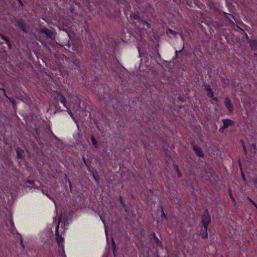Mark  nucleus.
I'll return each mask as SVG.
<instances>
[{"mask_svg": "<svg viewBox=\"0 0 257 257\" xmlns=\"http://www.w3.org/2000/svg\"><path fill=\"white\" fill-rule=\"evenodd\" d=\"M87 105V104L84 102H83L82 106H81V103H79V106L81 110L79 114L80 117H81L83 120L89 121L91 120V118L90 112L86 109Z\"/></svg>", "mask_w": 257, "mask_h": 257, "instance_id": "f257e3e1", "label": "nucleus"}, {"mask_svg": "<svg viewBox=\"0 0 257 257\" xmlns=\"http://www.w3.org/2000/svg\"><path fill=\"white\" fill-rule=\"evenodd\" d=\"M14 22L16 23L15 24L17 26L24 34H27L29 31V27L24 20L22 18H17L15 17L13 20Z\"/></svg>", "mask_w": 257, "mask_h": 257, "instance_id": "f03ea898", "label": "nucleus"}, {"mask_svg": "<svg viewBox=\"0 0 257 257\" xmlns=\"http://www.w3.org/2000/svg\"><path fill=\"white\" fill-rule=\"evenodd\" d=\"M39 33L45 34L47 38H49L52 40L55 39L56 33L55 32V30H49L45 27H44V29L41 28L38 30Z\"/></svg>", "mask_w": 257, "mask_h": 257, "instance_id": "7ed1b4c3", "label": "nucleus"}, {"mask_svg": "<svg viewBox=\"0 0 257 257\" xmlns=\"http://www.w3.org/2000/svg\"><path fill=\"white\" fill-rule=\"evenodd\" d=\"M61 219L62 216L59 217V222L56 226L55 235L56 236V241L58 245L63 250L64 245L62 243L64 242V239L62 237L61 235H60L59 232V224Z\"/></svg>", "mask_w": 257, "mask_h": 257, "instance_id": "20e7f679", "label": "nucleus"}, {"mask_svg": "<svg viewBox=\"0 0 257 257\" xmlns=\"http://www.w3.org/2000/svg\"><path fill=\"white\" fill-rule=\"evenodd\" d=\"M211 222V217L209 215L207 209L203 212L201 216V223L204 228L208 227L209 224Z\"/></svg>", "mask_w": 257, "mask_h": 257, "instance_id": "39448f33", "label": "nucleus"}, {"mask_svg": "<svg viewBox=\"0 0 257 257\" xmlns=\"http://www.w3.org/2000/svg\"><path fill=\"white\" fill-rule=\"evenodd\" d=\"M54 98L57 101H60L65 107H67L66 98L61 93H56L54 94Z\"/></svg>", "mask_w": 257, "mask_h": 257, "instance_id": "423d86ee", "label": "nucleus"}, {"mask_svg": "<svg viewBox=\"0 0 257 257\" xmlns=\"http://www.w3.org/2000/svg\"><path fill=\"white\" fill-rule=\"evenodd\" d=\"M191 145L193 151L195 152L196 155L199 157L203 158L204 154L201 149L200 147L195 145L193 142L191 143Z\"/></svg>", "mask_w": 257, "mask_h": 257, "instance_id": "0eeeda50", "label": "nucleus"}, {"mask_svg": "<svg viewBox=\"0 0 257 257\" xmlns=\"http://www.w3.org/2000/svg\"><path fill=\"white\" fill-rule=\"evenodd\" d=\"M224 104L229 112H232L233 111L234 107L233 104L229 98L226 97L225 98Z\"/></svg>", "mask_w": 257, "mask_h": 257, "instance_id": "6e6552de", "label": "nucleus"}, {"mask_svg": "<svg viewBox=\"0 0 257 257\" xmlns=\"http://www.w3.org/2000/svg\"><path fill=\"white\" fill-rule=\"evenodd\" d=\"M17 153V158L18 159H24L23 154L24 153V151L20 147H17L16 150Z\"/></svg>", "mask_w": 257, "mask_h": 257, "instance_id": "1a4fd4ad", "label": "nucleus"}, {"mask_svg": "<svg viewBox=\"0 0 257 257\" xmlns=\"http://www.w3.org/2000/svg\"><path fill=\"white\" fill-rule=\"evenodd\" d=\"M223 123V127L227 128L230 125H233L234 124V121L230 119H224L222 120Z\"/></svg>", "mask_w": 257, "mask_h": 257, "instance_id": "9d476101", "label": "nucleus"}, {"mask_svg": "<svg viewBox=\"0 0 257 257\" xmlns=\"http://www.w3.org/2000/svg\"><path fill=\"white\" fill-rule=\"evenodd\" d=\"M247 43H249L252 50L255 51L257 50V40L253 39L249 40Z\"/></svg>", "mask_w": 257, "mask_h": 257, "instance_id": "9b49d317", "label": "nucleus"}, {"mask_svg": "<svg viewBox=\"0 0 257 257\" xmlns=\"http://www.w3.org/2000/svg\"><path fill=\"white\" fill-rule=\"evenodd\" d=\"M150 56L151 58L156 59L157 57L161 58V55L156 48L154 49L153 51L150 53Z\"/></svg>", "mask_w": 257, "mask_h": 257, "instance_id": "f8f14e48", "label": "nucleus"}, {"mask_svg": "<svg viewBox=\"0 0 257 257\" xmlns=\"http://www.w3.org/2000/svg\"><path fill=\"white\" fill-rule=\"evenodd\" d=\"M71 61L76 66L79 67L81 64V61L79 58H77L75 56H73L71 58Z\"/></svg>", "mask_w": 257, "mask_h": 257, "instance_id": "ddd939ff", "label": "nucleus"}, {"mask_svg": "<svg viewBox=\"0 0 257 257\" xmlns=\"http://www.w3.org/2000/svg\"><path fill=\"white\" fill-rule=\"evenodd\" d=\"M208 227L203 228L202 227H201V232L200 233V235H201V237L202 238H206L208 237V233H207V229Z\"/></svg>", "mask_w": 257, "mask_h": 257, "instance_id": "4468645a", "label": "nucleus"}, {"mask_svg": "<svg viewBox=\"0 0 257 257\" xmlns=\"http://www.w3.org/2000/svg\"><path fill=\"white\" fill-rule=\"evenodd\" d=\"M91 174L92 175V176H93V178L96 181V182L98 183L99 182V179L100 177H99V175L98 174L97 171L96 170H95V171H92L91 172Z\"/></svg>", "mask_w": 257, "mask_h": 257, "instance_id": "2eb2a0df", "label": "nucleus"}, {"mask_svg": "<svg viewBox=\"0 0 257 257\" xmlns=\"http://www.w3.org/2000/svg\"><path fill=\"white\" fill-rule=\"evenodd\" d=\"M153 237L154 239V241L157 243L158 246H162V242L159 239V238L156 236L155 233L153 234Z\"/></svg>", "mask_w": 257, "mask_h": 257, "instance_id": "dca6fc26", "label": "nucleus"}, {"mask_svg": "<svg viewBox=\"0 0 257 257\" xmlns=\"http://www.w3.org/2000/svg\"><path fill=\"white\" fill-rule=\"evenodd\" d=\"M90 139L92 143L93 146L95 147V148H98V143L96 140L95 139L93 135H91Z\"/></svg>", "mask_w": 257, "mask_h": 257, "instance_id": "f3484780", "label": "nucleus"}, {"mask_svg": "<svg viewBox=\"0 0 257 257\" xmlns=\"http://www.w3.org/2000/svg\"><path fill=\"white\" fill-rule=\"evenodd\" d=\"M184 46H183V47L181 50L176 51V57H177L179 55V54H181V55H187V52L184 49Z\"/></svg>", "mask_w": 257, "mask_h": 257, "instance_id": "a211bd4d", "label": "nucleus"}, {"mask_svg": "<svg viewBox=\"0 0 257 257\" xmlns=\"http://www.w3.org/2000/svg\"><path fill=\"white\" fill-rule=\"evenodd\" d=\"M166 33L167 35L171 34V35L174 36V37H176V36L177 34V32L175 31H173L170 29H168L166 30Z\"/></svg>", "mask_w": 257, "mask_h": 257, "instance_id": "6ab92c4d", "label": "nucleus"}, {"mask_svg": "<svg viewBox=\"0 0 257 257\" xmlns=\"http://www.w3.org/2000/svg\"><path fill=\"white\" fill-rule=\"evenodd\" d=\"M106 15L108 18H112L115 17V15H114L110 12V11L109 10H107L106 11Z\"/></svg>", "mask_w": 257, "mask_h": 257, "instance_id": "aec40b11", "label": "nucleus"}, {"mask_svg": "<svg viewBox=\"0 0 257 257\" xmlns=\"http://www.w3.org/2000/svg\"><path fill=\"white\" fill-rule=\"evenodd\" d=\"M114 1H115L117 4L118 5H120V4H126V5H128L127 4V0H114Z\"/></svg>", "mask_w": 257, "mask_h": 257, "instance_id": "412c9836", "label": "nucleus"}, {"mask_svg": "<svg viewBox=\"0 0 257 257\" xmlns=\"http://www.w3.org/2000/svg\"><path fill=\"white\" fill-rule=\"evenodd\" d=\"M175 168H176V171L177 172V176L179 178H182V173L181 172L179 167L178 166H175Z\"/></svg>", "mask_w": 257, "mask_h": 257, "instance_id": "4be33fe9", "label": "nucleus"}, {"mask_svg": "<svg viewBox=\"0 0 257 257\" xmlns=\"http://www.w3.org/2000/svg\"><path fill=\"white\" fill-rule=\"evenodd\" d=\"M130 17L131 18L135 19V20H139V19H140V18L139 17V15L138 14H135V13H132L131 15H130Z\"/></svg>", "mask_w": 257, "mask_h": 257, "instance_id": "5701e85b", "label": "nucleus"}, {"mask_svg": "<svg viewBox=\"0 0 257 257\" xmlns=\"http://www.w3.org/2000/svg\"><path fill=\"white\" fill-rule=\"evenodd\" d=\"M0 37L3 39L4 40L6 43H8L9 42V41L10 40H9V38L8 37H6L5 36V35H4L3 34L0 33Z\"/></svg>", "mask_w": 257, "mask_h": 257, "instance_id": "b1692460", "label": "nucleus"}, {"mask_svg": "<svg viewBox=\"0 0 257 257\" xmlns=\"http://www.w3.org/2000/svg\"><path fill=\"white\" fill-rule=\"evenodd\" d=\"M203 86L205 87V90L206 91H211V87H210V86L209 84L206 83H204L203 84Z\"/></svg>", "mask_w": 257, "mask_h": 257, "instance_id": "393cba45", "label": "nucleus"}, {"mask_svg": "<svg viewBox=\"0 0 257 257\" xmlns=\"http://www.w3.org/2000/svg\"><path fill=\"white\" fill-rule=\"evenodd\" d=\"M27 182L30 184V186L28 187L30 188H34V182L31 180H28Z\"/></svg>", "mask_w": 257, "mask_h": 257, "instance_id": "a878e982", "label": "nucleus"}, {"mask_svg": "<svg viewBox=\"0 0 257 257\" xmlns=\"http://www.w3.org/2000/svg\"><path fill=\"white\" fill-rule=\"evenodd\" d=\"M207 95L209 97H210V98H212L214 96V93H213L212 89H211L210 91H207Z\"/></svg>", "mask_w": 257, "mask_h": 257, "instance_id": "bb28decb", "label": "nucleus"}, {"mask_svg": "<svg viewBox=\"0 0 257 257\" xmlns=\"http://www.w3.org/2000/svg\"><path fill=\"white\" fill-rule=\"evenodd\" d=\"M128 204H130V203H128V204H125V205H124L123 206H122V207H123V208H124V209L125 212L126 213H129V207H128Z\"/></svg>", "mask_w": 257, "mask_h": 257, "instance_id": "cd10ccee", "label": "nucleus"}, {"mask_svg": "<svg viewBox=\"0 0 257 257\" xmlns=\"http://www.w3.org/2000/svg\"><path fill=\"white\" fill-rule=\"evenodd\" d=\"M141 22L143 25H146L148 28H150V24H149L147 21L143 20H141Z\"/></svg>", "mask_w": 257, "mask_h": 257, "instance_id": "c85d7f7f", "label": "nucleus"}, {"mask_svg": "<svg viewBox=\"0 0 257 257\" xmlns=\"http://www.w3.org/2000/svg\"><path fill=\"white\" fill-rule=\"evenodd\" d=\"M161 210H162L161 217H162V218H166L167 217H166V215L164 211L162 206H161Z\"/></svg>", "mask_w": 257, "mask_h": 257, "instance_id": "c756f323", "label": "nucleus"}, {"mask_svg": "<svg viewBox=\"0 0 257 257\" xmlns=\"http://www.w3.org/2000/svg\"><path fill=\"white\" fill-rule=\"evenodd\" d=\"M253 181V183H254V187L257 188V175H256L253 179H252Z\"/></svg>", "mask_w": 257, "mask_h": 257, "instance_id": "7c9ffc66", "label": "nucleus"}, {"mask_svg": "<svg viewBox=\"0 0 257 257\" xmlns=\"http://www.w3.org/2000/svg\"><path fill=\"white\" fill-rule=\"evenodd\" d=\"M112 249H113V254L114 255H115V253L116 252V245L114 243V242L113 241V243H112Z\"/></svg>", "mask_w": 257, "mask_h": 257, "instance_id": "2f4dec72", "label": "nucleus"}, {"mask_svg": "<svg viewBox=\"0 0 257 257\" xmlns=\"http://www.w3.org/2000/svg\"><path fill=\"white\" fill-rule=\"evenodd\" d=\"M82 160H83V161L84 163V164L87 166V167H88L89 165H90V163L88 162V160H86L85 158V157H83L82 158Z\"/></svg>", "mask_w": 257, "mask_h": 257, "instance_id": "473e14b6", "label": "nucleus"}, {"mask_svg": "<svg viewBox=\"0 0 257 257\" xmlns=\"http://www.w3.org/2000/svg\"><path fill=\"white\" fill-rule=\"evenodd\" d=\"M119 200H120V202L121 204L122 205V206H123L125 204L124 199L122 196H119Z\"/></svg>", "mask_w": 257, "mask_h": 257, "instance_id": "72a5a7b5", "label": "nucleus"}, {"mask_svg": "<svg viewBox=\"0 0 257 257\" xmlns=\"http://www.w3.org/2000/svg\"><path fill=\"white\" fill-rule=\"evenodd\" d=\"M248 200L251 203V204L253 205V206L257 209V204L249 197Z\"/></svg>", "mask_w": 257, "mask_h": 257, "instance_id": "f704fd0d", "label": "nucleus"}, {"mask_svg": "<svg viewBox=\"0 0 257 257\" xmlns=\"http://www.w3.org/2000/svg\"><path fill=\"white\" fill-rule=\"evenodd\" d=\"M241 176H242V178L243 180V181L245 182V183H246L247 182V180H246V179L245 178V175L243 173V172L242 171V170H241Z\"/></svg>", "mask_w": 257, "mask_h": 257, "instance_id": "c9c22d12", "label": "nucleus"}, {"mask_svg": "<svg viewBox=\"0 0 257 257\" xmlns=\"http://www.w3.org/2000/svg\"><path fill=\"white\" fill-rule=\"evenodd\" d=\"M163 152L166 154V156H168L169 154V151L168 149L163 148Z\"/></svg>", "mask_w": 257, "mask_h": 257, "instance_id": "e433bc0d", "label": "nucleus"}, {"mask_svg": "<svg viewBox=\"0 0 257 257\" xmlns=\"http://www.w3.org/2000/svg\"><path fill=\"white\" fill-rule=\"evenodd\" d=\"M6 44L8 45V47H9V48L10 49H12V45H11V42H10V40H9V42H8V43H7Z\"/></svg>", "mask_w": 257, "mask_h": 257, "instance_id": "4c0bfd02", "label": "nucleus"}, {"mask_svg": "<svg viewBox=\"0 0 257 257\" xmlns=\"http://www.w3.org/2000/svg\"><path fill=\"white\" fill-rule=\"evenodd\" d=\"M244 36H245V38L246 40L247 41V42H248L249 40H250L249 39V38H248V35H247V34L246 33H244Z\"/></svg>", "mask_w": 257, "mask_h": 257, "instance_id": "58836bf2", "label": "nucleus"}, {"mask_svg": "<svg viewBox=\"0 0 257 257\" xmlns=\"http://www.w3.org/2000/svg\"><path fill=\"white\" fill-rule=\"evenodd\" d=\"M36 132V135L38 137V138H40V132L41 131L38 130H37V131Z\"/></svg>", "mask_w": 257, "mask_h": 257, "instance_id": "ea45409f", "label": "nucleus"}, {"mask_svg": "<svg viewBox=\"0 0 257 257\" xmlns=\"http://www.w3.org/2000/svg\"><path fill=\"white\" fill-rule=\"evenodd\" d=\"M224 128H225V127H223V126H222L221 127H220V128H219V131L220 133H223V132H224Z\"/></svg>", "mask_w": 257, "mask_h": 257, "instance_id": "a19ab883", "label": "nucleus"}, {"mask_svg": "<svg viewBox=\"0 0 257 257\" xmlns=\"http://www.w3.org/2000/svg\"><path fill=\"white\" fill-rule=\"evenodd\" d=\"M243 151L244 152V154H247V149H246V147L244 145H243Z\"/></svg>", "mask_w": 257, "mask_h": 257, "instance_id": "79ce46f5", "label": "nucleus"}, {"mask_svg": "<svg viewBox=\"0 0 257 257\" xmlns=\"http://www.w3.org/2000/svg\"><path fill=\"white\" fill-rule=\"evenodd\" d=\"M213 100L216 101V102H218V99L216 97H213L212 98H211Z\"/></svg>", "mask_w": 257, "mask_h": 257, "instance_id": "37998d69", "label": "nucleus"}, {"mask_svg": "<svg viewBox=\"0 0 257 257\" xmlns=\"http://www.w3.org/2000/svg\"><path fill=\"white\" fill-rule=\"evenodd\" d=\"M68 182H69V184L70 188V189H71L72 185H71V183L70 180H69V179H68Z\"/></svg>", "mask_w": 257, "mask_h": 257, "instance_id": "c03bdc74", "label": "nucleus"}, {"mask_svg": "<svg viewBox=\"0 0 257 257\" xmlns=\"http://www.w3.org/2000/svg\"><path fill=\"white\" fill-rule=\"evenodd\" d=\"M70 10L71 12H73L74 10V6H72L71 8L70 9Z\"/></svg>", "mask_w": 257, "mask_h": 257, "instance_id": "a18cd8bd", "label": "nucleus"}, {"mask_svg": "<svg viewBox=\"0 0 257 257\" xmlns=\"http://www.w3.org/2000/svg\"><path fill=\"white\" fill-rule=\"evenodd\" d=\"M19 2V4L21 6H24V4L22 2V1L21 0H18Z\"/></svg>", "mask_w": 257, "mask_h": 257, "instance_id": "49530a36", "label": "nucleus"}, {"mask_svg": "<svg viewBox=\"0 0 257 257\" xmlns=\"http://www.w3.org/2000/svg\"><path fill=\"white\" fill-rule=\"evenodd\" d=\"M41 43L43 45H46V43L44 41H40Z\"/></svg>", "mask_w": 257, "mask_h": 257, "instance_id": "de8ad7c7", "label": "nucleus"}, {"mask_svg": "<svg viewBox=\"0 0 257 257\" xmlns=\"http://www.w3.org/2000/svg\"><path fill=\"white\" fill-rule=\"evenodd\" d=\"M251 147H252L254 149H255L256 145H255V144H252Z\"/></svg>", "mask_w": 257, "mask_h": 257, "instance_id": "09e8293b", "label": "nucleus"}, {"mask_svg": "<svg viewBox=\"0 0 257 257\" xmlns=\"http://www.w3.org/2000/svg\"><path fill=\"white\" fill-rule=\"evenodd\" d=\"M66 46H67V47L68 48H69L70 47V44L69 43V41L68 42V44L66 45Z\"/></svg>", "mask_w": 257, "mask_h": 257, "instance_id": "8fccbe9b", "label": "nucleus"}, {"mask_svg": "<svg viewBox=\"0 0 257 257\" xmlns=\"http://www.w3.org/2000/svg\"><path fill=\"white\" fill-rule=\"evenodd\" d=\"M68 179H69V178L67 177V176H65V180H66V182L68 181Z\"/></svg>", "mask_w": 257, "mask_h": 257, "instance_id": "3c124183", "label": "nucleus"}, {"mask_svg": "<svg viewBox=\"0 0 257 257\" xmlns=\"http://www.w3.org/2000/svg\"><path fill=\"white\" fill-rule=\"evenodd\" d=\"M4 96L8 98V96L6 94V91H4Z\"/></svg>", "mask_w": 257, "mask_h": 257, "instance_id": "603ef678", "label": "nucleus"}, {"mask_svg": "<svg viewBox=\"0 0 257 257\" xmlns=\"http://www.w3.org/2000/svg\"><path fill=\"white\" fill-rule=\"evenodd\" d=\"M34 130H35V131L36 132V131H37V130H38L39 129H38V128L37 127H34Z\"/></svg>", "mask_w": 257, "mask_h": 257, "instance_id": "864d4df0", "label": "nucleus"}, {"mask_svg": "<svg viewBox=\"0 0 257 257\" xmlns=\"http://www.w3.org/2000/svg\"><path fill=\"white\" fill-rule=\"evenodd\" d=\"M69 113L70 114V115L71 116H72V112H71V111H70L69 112Z\"/></svg>", "mask_w": 257, "mask_h": 257, "instance_id": "5fc2aeb1", "label": "nucleus"}, {"mask_svg": "<svg viewBox=\"0 0 257 257\" xmlns=\"http://www.w3.org/2000/svg\"><path fill=\"white\" fill-rule=\"evenodd\" d=\"M0 89H1V90H3V91H6V90H5V89L4 88H0Z\"/></svg>", "mask_w": 257, "mask_h": 257, "instance_id": "6e6d98bb", "label": "nucleus"}, {"mask_svg": "<svg viewBox=\"0 0 257 257\" xmlns=\"http://www.w3.org/2000/svg\"><path fill=\"white\" fill-rule=\"evenodd\" d=\"M230 197H231V198L233 201H234V198L232 196V195H230Z\"/></svg>", "mask_w": 257, "mask_h": 257, "instance_id": "4d7b16f0", "label": "nucleus"}, {"mask_svg": "<svg viewBox=\"0 0 257 257\" xmlns=\"http://www.w3.org/2000/svg\"><path fill=\"white\" fill-rule=\"evenodd\" d=\"M120 13V11H118V13L116 14L117 16H118L119 14Z\"/></svg>", "mask_w": 257, "mask_h": 257, "instance_id": "13d9d810", "label": "nucleus"}, {"mask_svg": "<svg viewBox=\"0 0 257 257\" xmlns=\"http://www.w3.org/2000/svg\"><path fill=\"white\" fill-rule=\"evenodd\" d=\"M21 243L22 246L24 247V244H23V242H22V240H21Z\"/></svg>", "mask_w": 257, "mask_h": 257, "instance_id": "bf43d9fd", "label": "nucleus"}, {"mask_svg": "<svg viewBox=\"0 0 257 257\" xmlns=\"http://www.w3.org/2000/svg\"><path fill=\"white\" fill-rule=\"evenodd\" d=\"M138 29L140 31H141V30H142V29L140 28L139 27H138Z\"/></svg>", "mask_w": 257, "mask_h": 257, "instance_id": "052dcab7", "label": "nucleus"}, {"mask_svg": "<svg viewBox=\"0 0 257 257\" xmlns=\"http://www.w3.org/2000/svg\"><path fill=\"white\" fill-rule=\"evenodd\" d=\"M134 25H136V23L135 22H134Z\"/></svg>", "mask_w": 257, "mask_h": 257, "instance_id": "680f3d73", "label": "nucleus"}, {"mask_svg": "<svg viewBox=\"0 0 257 257\" xmlns=\"http://www.w3.org/2000/svg\"><path fill=\"white\" fill-rule=\"evenodd\" d=\"M78 135L79 138H80L81 136H80V134H78Z\"/></svg>", "mask_w": 257, "mask_h": 257, "instance_id": "e2e57ef3", "label": "nucleus"}, {"mask_svg": "<svg viewBox=\"0 0 257 257\" xmlns=\"http://www.w3.org/2000/svg\"><path fill=\"white\" fill-rule=\"evenodd\" d=\"M241 143L243 144V142L242 140H241Z\"/></svg>", "mask_w": 257, "mask_h": 257, "instance_id": "0e129e2a", "label": "nucleus"}, {"mask_svg": "<svg viewBox=\"0 0 257 257\" xmlns=\"http://www.w3.org/2000/svg\"><path fill=\"white\" fill-rule=\"evenodd\" d=\"M77 126H78V128L79 127L78 124H77Z\"/></svg>", "mask_w": 257, "mask_h": 257, "instance_id": "69168bd1", "label": "nucleus"}, {"mask_svg": "<svg viewBox=\"0 0 257 257\" xmlns=\"http://www.w3.org/2000/svg\"><path fill=\"white\" fill-rule=\"evenodd\" d=\"M34 137H35V138L36 139H37V136H35Z\"/></svg>", "mask_w": 257, "mask_h": 257, "instance_id": "338daca9", "label": "nucleus"}, {"mask_svg": "<svg viewBox=\"0 0 257 257\" xmlns=\"http://www.w3.org/2000/svg\"><path fill=\"white\" fill-rule=\"evenodd\" d=\"M255 55H257V53H256V54H255Z\"/></svg>", "mask_w": 257, "mask_h": 257, "instance_id": "774afa93", "label": "nucleus"}]
</instances>
